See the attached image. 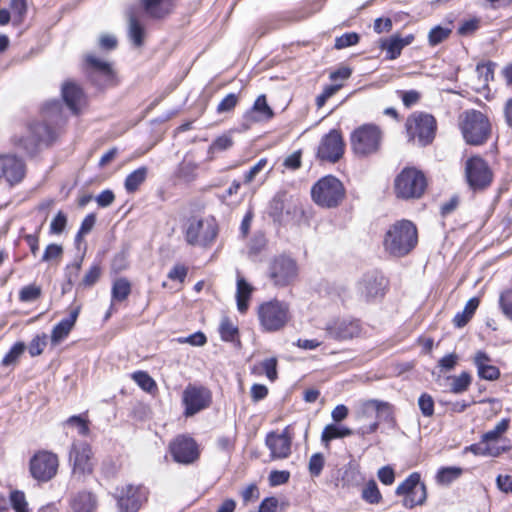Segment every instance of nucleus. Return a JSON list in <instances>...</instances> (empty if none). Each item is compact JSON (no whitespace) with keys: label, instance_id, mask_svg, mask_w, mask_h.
<instances>
[{"label":"nucleus","instance_id":"a211bd4d","mask_svg":"<svg viewBox=\"0 0 512 512\" xmlns=\"http://www.w3.org/2000/svg\"><path fill=\"white\" fill-rule=\"evenodd\" d=\"M344 148L345 144L340 132L333 129L321 139L317 156L321 160L334 163L342 157Z\"/></svg>","mask_w":512,"mask_h":512},{"label":"nucleus","instance_id":"9d476101","mask_svg":"<svg viewBox=\"0 0 512 512\" xmlns=\"http://www.w3.org/2000/svg\"><path fill=\"white\" fill-rule=\"evenodd\" d=\"M85 67L91 80L99 87L116 84V75L112 64L93 54L85 56Z\"/></svg>","mask_w":512,"mask_h":512},{"label":"nucleus","instance_id":"4d7b16f0","mask_svg":"<svg viewBox=\"0 0 512 512\" xmlns=\"http://www.w3.org/2000/svg\"><path fill=\"white\" fill-rule=\"evenodd\" d=\"M233 145V139L230 135L224 134L216 138L209 147L210 152L224 151L231 148Z\"/></svg>","mask_w":512,"mask_h":512},{"label":"nucleus","instance_id":"774afa93","mask_svg":"<svg viewBox=\"0 0 512 512\" xmlns=\"http://www.w3.org/2000/svg\"><path fill=\"white\" fill-rule=\"evenodd\" d=\"M278 505L279 502L277 498L267 497L260 503L258 512H277Z\"/></svg>","mask_w":512,"mask_h":512},{"label":"nucleus","instance_id":"1a4fd4ad","mask_svg":"<svg viewBox=\"0 0 512 512\" xmlns=\"http://www.w3.org/2000/svg\"><path fill=\"white\" fill-rule=\"evenodd\" d=\"M58 456L50 451L36 452L29 462L31 476L39 482H47L57 474Z\"/></svg>","mask_w":512,"mask_h":512},{"label":"nucleus","instance_id":"c9c22d12","mask_svg":"<svg viewBox=\"0 0 512 512\" xmlns=\"http://www.w3.org/2000/svg\"><path fill=\"white\" fill-rule=\"evenodd\" d=\"M95 506V499L91 493L82 492L76 495L71 501L72 512H92Z\"/></svg>","mask_w":512,"mask_h":512},{"label":"nucleus","instance_id":"c756f323","mask_svg":"<svg viewBox=\"0 0 512 512\" xmlns=\"http://www.w3.org/2000/svg\"><path fill=\"white\" fill-rule=\"evenodd\" d=\"M146 14L152 18H162L174 7V0H141Z\"/></svg>","mask_w":512,"mask_h":512},{"label":"nucleus","instance_id":"a18cd8bd","mask_svg":"<svg viewBox=\"0 0 512 512\" xmlns=\"http://www.w3.org/2000/svg\"><path fill=\"white\" fill-rule=\"evenodd\" d=\"M9 498L15 512H31L28 508L24 492L13 490L11 491Z\"/></svg>","mask_w":512,"mask_h":512},{"label":"nucleus","instance_id":"603ef678","mask_svg":"<svg viewBox=\"0 0 512 512\" xmlns=\"http://www.w3.org/2000/svg\"><path fill=\"white\" fill-rule=\"evenodd\" d=\"M41 296V288L37 285H27L19 291V300L21 302H32Z\"/></svg>","mask_w":512,"mask_h":512},{"label":"nucleus","instance_id":"f257e3e1","mask_svg":"<svg viewBox=\"0 0 512 512\" xmlns=\"http://www.w3.org/2000/svg\"><path fill=\"white\" fill-rule=\"evenodd\" d=\"M416 226L409 220H399L388 227L383 236L384 251L391 257H404L417 245Z\"/></svg>","mask_w":512,"mask_h":512},{"label":"nucleus","instance_id":"69168bd1","mask_svg":"<svg viewBox=\"0 0 512 512\" xmlns=\"http://www.w3.org/2000/svg\"><path fill=\"white\" fill-rule=\"evenodd\" d=\"M100 275V267L98 265H93L85 274L81 284L85 287H90L98 281Z\"/></svg>","mask_w":512,"mask_h":512},{"label":"nucleus","instance_id":"6e6d98bb","mask_svg":"<svg viewBox=\"0 0 512 512\" xmlns=\"http://www.w3.org/2000/svg\"><path fill=\"white\" fill-rule=\"evenodd\" d=\"M418 405L421 410V413L425 417H430L434 413V400L433 398L427 394L423 393L418 399Z\"/></svg>","mask_w":512,"mask_h":512},{"label":"nucleus","instance_id":"2f4dec72","mask_svg":"<svg viewBox=\"0 0 512 512\" xmlns=\"http://www.w3.org/2000/svg\"><path fill=\"white\" fill-rule=\"evenodd\" d=\"M352 434L353 431L350 428L337 424H328L322 431L321 441L327 447L332 440L344 438Z\"/></svg>","mask_w":512,"mask_h":512},{"label":"nucleus","instance_id":"f3484780","mask_svg":"<svg viewBox=\"0 0 512 512\" xmlns=\"http://www.w3.org/2000/svg\"><path fill=\"white\" fill-rule=\"evenodd\" d=\"M211 403V393L204 387L188 385L183 392L186 416H192L207 408Z\"/></svg>","mask_w":512,"mask_h":512},{"label":"nucleus","instance_id":"bb28decb","mask_svg":"<svg viewBox=\"0 0 512 512\" xmlns=\"http://www.w3.org/2000/svg\"><path fill=\"white\" fill-rule=\"evenodd\" d=\"M473 363L477 368L479 378L488 381H495L500 377L499 368L493 365L492 359L487 353L477 351L473 357Z\"/></svg>","mask_w":512,"mask_h":512},{"label":"nucleus","instance_id":"423d86ee","mask_svg":"<svg viewBox=\"0 0 512 512\" xmlns=\"http://www.w3.org/2000/svg\"><path fill=\"white\" fill-rule=\"evenodd\" d=\"M383 133L374 124H364L351 134V147L353 152L360 157H366L379 151Z\"/></svg>","mask_w":512,"mask_h":512},{"label":"nucleus","instance_id":"6e6552de","mask_svg":"<svg viewBox=\"0 0 512 512\" xmlns=\"http://www.w3.org/2000/svg\"><path fill=\"white\" fill-rule=\"evenodd\" d=\"M311 195L313 201L319 206L332 208L338 206L344 199L345 189L339 179L329 175L313 185Z\"/></svg>","mask_w":512,"mask_h":512},{"label":"nucleus","instance_id":"5701e85b","mask_svg":"<svg viewBox=\"0 0 512 512\" xmlns=\"http://www.w3.org/2000/svg\"><path fill=\"white\" fill-rule=\"evenodd\" d=\"M274 117L272 108L268 105L266 96L259 95L252 107L243 115L244 125L249 128L255 123L266 122Z\"/></svg>","mask_w":512,"mask_h":512},{"label":"nucleus","instance_id":"72a5a7b5","mask_svg":"<svg viewBox=\"0 0 512 512\" xmlns=\"http://www.w3.org/2000/svg\"><path fill=\"white\" fill-rule=\"evenodd\" d=\"M128 35L130 40L136 47H140L143 45L145 36L144 26L132 13L129 15Z\"/></svg>","mask_w":512,"mask_h":512},{"label":"nucleus","instance_id":"2eb2a0df","mask_svg":"<svg viewBox=\"0 0 512 512\" xmlns=\"http://www.w3.org/2000/svg\"><path fill=\"white\" fill-rule=\"evenodd\" d=\"M117 504L120 512H138L147 500L148 491L142 486L125 485L116 492Z\"/></svg>","mask_w":512,"mask_h":512},{"label":"nucleus","instance_id":"13d9d810","mask_svg":"<svg viewBox=\"0 0 512 512\" xmlns=\"http://www.w3.org/2000/svg\"><path fill=\"white\" fill-rule=\"evenodd\" d=\"M260 367L270 381L277 379V359L275 357L267 358L260 363Z\"/></svg>","mask_w":512,"mask_h":512},{"label":"nucleus","instance_id":"473e14b6","mask_svg":"<svg viewBox=\"0 0 512 512\" xmlns=\"http://www.w3.org/2000/svg\"><path fill=\"white\" fill-rule=\"evenodd\" d=\"M199 165L191 160L184 159L177 167L175 176L179 180L190 183L197 178Z\"/></svg>","mask_w":512,"mask_h":512},{"label":"nucleus","instance_id":"7c9ffc66","mask_svg":"<svg viewBox=\"0 0 512 512\" xmlns=\"http://www.w3.org/2000/svg\"><path fill=\"white\" fill-rule=\"evenodd\" d=\"M254 288L243 277L237 278L236 301L240 313H245Z\"/></svg>","mask_w":512,"mask_h":512},{"label":"nucleus","instance_id":"c85d7f7f","mask_svg":"<svg viewBox=\"0 0 512 512\" xmlns=\"http://www.w3.org/2000/svg\"><path fill=\"white\" fill-rule=\"evenodd\" d=\"M80 308L76 307L71 310L68 317L62 319L52 330L51 343L52 345H58L63 341L70 333L75 325L78 318Z\"/></svg>","mask_w":512,"mask_h":512},{"label":"nucleus","instance_id":"a878e982","mask_svg":"<svg viewBox=\"0 0 512 512\" xmlns=\"http://www.w3.org/2000/svg\"><path fill=\"white\" fill-rule=\"evenodd\" d=\"M511 449L510 443L500 441H485L481 437L478 443L472 444L466 448L476 456L498 457Z\"/></svg>","mask_w":512,"mask_h":512},{"label":"nucleus","instance_id":"412c9836","mask_svg":"<svg viewBox=\"0 0 512 512\" xmlns=\"http://www.w3.org/2000/svg\"><path fill=\"white\" fill-rule=\"evenodd\" d=\"M266 446L270 450L272 459H285L291 454L292 435L290 428L286 427L282 432H270L265 439Z\"/></svg>","mask_w":512,"mask_h":512},{"label":"nucleus","instance_id":"4468645a","mask_svg":"<svg viewBox=\"0 0 512 512\" xmlns=\"http://www.w3.org/2000/svg\"><path fill=\"white\" fill-rule=\"evenodd\" d=\"M69 460L73 467V475L84 477L93 471V453L89 444L81 441L72 444Z\"/></svg>","mask_w":512,"mask_h":512},{"label":"nucleus","instance_id":"b1692460","mask_svg":"<svg viewBox=\"0 0 512 512\" xmlns=\"http://www.w3.org/2000/svg\"><path fill=\"white\" fill-rule=\"evenodd\" d=\"M31 136L21 139L20 146L27 152H32L40 143H50L54 140L52 129L45 123H36L30 127Z\"/></svg>","mask_w":512,"mask_h":512},{"label":"nucleus","instance_id":"49530a36","mask_svg":"<svg viewBox=\"0 0 512 512\" xmlns=\"http://www.w3.org/2000/svg\"><path fill=\"white\" fill-rule=\"evenodd\" d=\"M451 34V29L448 27L435 26L428 34V41L431 46H436L443 42Z\"/></svg>","mask_w":512,"mask_h":512},{"label":"nucleus","instance_id":"864d4df0","mask_svg":"<svg viewBox=\"0 0 512 512\" xmlns=\"http://www.w3.org/2000/svg\"><path fill=\"white\" fill-rule=\"evenodd\" d=\"M362 497L364 500L371 504L379 503L381 500L380 491L375 483V481H370L362 491Z\"/></svg>","mask_w":512,"mask_h":512},{"label":"nucleus","instance_id":"6ab92c4d","mask_svg":"<svg viewBox=\"0 0 512 512\" xmlns=\"http://www.w3.org/2000/svg\"><path fill=\"white\" fill-rule=\"evenodd\" d=\"M325 330L330 338L348 340L360 335L361 325L355 319L336 318L326 324Z\"/></svg>","mask_w":512,"mask_h":512},{"label":"nucleus","instance_id":"39448f33","mask_svg":"<svg viewBox=\"0 0 512 512\" xmlns=\"http://www.w3.org/2000/svg\"><path fill=\"white\" fill-rule=\"evenodd\" d=\"M257 314L261 327L267 332L283 329L290 320L289 305L276 299L262 303Z\"/></svg>","mask_w":512,"mask_h":512},{"label":"nucleus","instance_id":"680f3d73","mask_svg":"<svg viewBox=\"0 0 512 512\" xmlns=\"http://www.w3.org/2000/svg\"><path fill=\"white\" fill-rule=\"evenodd\" d=\"M10 8L17 22H22L26 12V0H11Z\"/></svg>","mask_w":512,"mask_h":512},{"label":"nucleus","instance_id":"052dcab7","mask_svg":"<svg viewBox=\"0 0 512 512\" xmlns=\"http://www.w3.org/2000/svg\"><path fill=\"white\" fill-rule=\"evenodd\" d=\"M359 42V35L357 33H346L335 40L336 49H344L349 46L355 45Z\"/></svg>","mask_w":512,"mask_h":512},{"label":"nucleus","instance_id":"f8f14e48","mask_svg":"<svg viewBox=\"0 0 512 512\" xmlns=\"http://www.w3.org/2000/svg\"><path fill=\"white\" fill-rule=\"evenodd\" d=\"M297 276V264L292 258L279 256L271 263L269 277L275 286H288L296 280Z\"/></svg>","mask_w":512,"mask_h":512},{"label":"nucleus","instance_id":"a19ab883","mask_svg":"<svg viewBox=\"0 0 512 512\" xmlns=\"http://www.w3.org/2000/svg\"><path fill=\"white\" fill-rule=\"evenodd\" d=\"M421 482L420 474L414 472L410 474L395 490L396 495L403 496V498L410 494L414 489L420 486Z\"/></svg>","mask_w":512,"mask_h":512},{"label":"nucleus","instance_id":"f03ea898","mask_svg":"<svg viewBox=\"0 0 512 512\" xmlns=\"http://www.w3.org/2000/svg\"><path fill=\"white\" fill-rule=\"evenodd\" d=\"M459 126L466 143L482 145L491 133V124L486 115L477 110H467L460 115Z\"/></svg>","mask_w":512,"mask_h":512},{"label":"nucleus","instance_id":"3c124183","mask_svg":"<svg viewBox=\"0 0 512 512\" xmlns=\"http://www.w3.org/2000/svg\"><path fill=\"white\" fill-rule=\"evenodd\" d=\"M324 464H325V458H324L323 454L314 453L310 457L309 463H308V470H309L310 475L312 477H318L324 468Z\"/></svg>","mask_w":512,"mask_h":512},{"label":"nucleus","instance_id":"0e129e2a","mask_svg":"<svg viewBox=\"0 0 512 512\" xmlns=\"http://www.w3.org/2000/svg\"><path fill=\"white\" fill-rule=\"evenodd\" d=\"M66 224H67L66 215L62 211H59L50 224L51 233H54V234L62 233L66 227Z\"/></svg>","mask_w":512,"mask_h":512},{"label":"nucleus","instance_id":"5fc2aeb1","mask_svg":"<svg viewBox=\"0 0 512 512\" xmlns=\"http://www.w3.org/2000/svg\"><path fill=\"white\" fill-rule=\"evenodd\" d=\"M65 423L68 426L75 428L79 435L87 436L89 434L88 420L82 416H71Z\"/></svg>","mask_w":512,"mask_h":512},{"label":"nucleus","instance_id":"cd10ccee","mask_svg":"<svg viewBox=\"0 0 512 512\" xmlns=\"http://www.w3.org/2000/svg\"><path fill=\"white\" fill-rule=\"evenodd\" d=\"M414 39L415 37L413 34H408L404 37L396 34L381 40L380 47L381 49L386 50L387 59L394 60L401 55L402 49L410 45Z\"/></svg>","mask_w":512,"mask_h":512},{"label":"nucleus","instance_id":"393cba45","mask_svg":"<svg viewBox=\"0 0 512 512\" xmlns=\"http://www.w3.org/2000/svg\"><path fill=\"white\" fill-rule=\"evenodd\" d=\"M62 96L74 114H79L86 106V98L82 89L74 82L67 81L62 86Z\"/></svg>","mask_w":512,"mask_h":512},{"label":"nucleus","instance_id":"bf43d9fd","mask_svg":"<svg viewBox=\"0 0 512 512\" xmlns=\"http://www.w3.org/2000/svg\"><path fill=\"white\" fill-rule=\"evenodd\" d=\"M239 97L234 93L228 94L217 106L218 113H226L232 111L238 104Z\"/></svg>","mask_w":512,"mask_h":512},{"label":"nucleus","instance_id":"4c0bfd02","mask_svg":"<svg viewBox=\"0 0 512 512\" xmlns=\"http://www.w3.org/2000/svg\"><path fill=\"white\" fill-rule=\"evenodd\" d=\"M131 293V284L126 278H118L113 282L111 297L113 302H122L128 298Z\"/></svg>","mask_w":512,"mask_h":512},{"label":"nucleus","instance_id":"de8ad7c7","mask_svg":"<svg viewBox=\"0 0 512 512\" xmlns=\"http://www.w3.org/2000/svg\"><path fill=\"white\" fill-rule=\"evenodd\" d=\"M132 379L146 392L156 388V383L147 372L137 371L132 374Z\"/></svg>","mask_w":512,"mask_h":512},{"label":"nucleus","instance_id":"58836bf2","mask_svg":"<svg viewBox=\"0 0 512 512\" xmlns=\"http://www.w3.org/2000/svg\"><path fill=\"white\" fill-rule=\"evenodd\" d=\"M463 474V469L460 467H442L436 474V482L440 485H450Z\"/></svg>","mask_w":512,"mask_h":512},{"label":"nucleus","instance_id":"37998d69","mask_svg":"<svg viewBox=\"0 0 512 512\" xmlns=\"http://www.w3.org/2000/svg\"><path fill=\"white\" fill-rule=\"evenodd\" d=\"M26 349L24 342H16L2 359L5 367L15 366Z\"/></svg>","mask_w":512,"mask_h":512},{"label":"nucleus","instance_id":"f704fd0d","mask_svg":"<svg viewBox=\"0 0 512 512\" xmlns=\"http://www.w3.org/2000/svg\"><path fill=\"white\" fill-rule=\"evenodd\" d=\"M427 499V489L426 485L422 483L416 489H414L410 494L406 495L402 500V505L406 509H412L416 506H422Z\"/></svg>","mask_w":512,"mask_h":512},{"label":"nucleus","instance_id":"7ed1b4c3","mask_svg":"<svg viewBox=\"0 0 512 512\" xmlns=\"http://www.w3.org/2000/svg\"><path fill=\"white\" fill-rule=\"evenodd\" d=\"M394 409L393 406L386 401L377 399H369L360 402L357 410V419L366 420L375 417V420L368 425L361 426L357 433L364 436L377 431L381 421H392Z\"/></svg>","mask_w":512,"mask_h":512},{"label":"nucleus","instance_id":"20e7f679","mask_svg":"<svg viewBox=\"0 0 512 512\" xmlns=\"http://www.w3.org/2000/svg\"><path fill=\"white\" fill-rule=\"evenodd\" d=\"M426 187V177L415 168L403 169L394 181L396 196L404 200L419 199L424 194Z\"/></svg>","mask_w":512,"mask_h":512},{"label":"nucleus","instance_id":"4be33fe9","mask_svg":"<svg viewBox=\"0 0 512 512\" xmlns=\"http://www.w3.org/2000/svg\"><path fill=\"white\" fill-rule=\"evenodd\" d=\"M387 281L382 275H365L358 283V293L365 301H371L384 295Z\"/></svg>","mask_w":512,"mask_h":512},{"label":"nucleus","instance_id":"338daca9","mask_svg":"<svg viewBox=\"0 0 512 512\" xmlns=\"http://www.w3.org/2000/svg\"><path fill=\"white\" fill-rule=\"evenodd\" d=\"M62 254H63L62 246H60L58 244H49L44 251V254L42 256V261L48 262V261H51L54 259H58L62 256Z\"/></svg>","mask_w":512,"mask_h":512},{"label":"nucleus","instance_id":"8fccbe9b","mask_svg":"<svg viewBox=\"0 0 512 512\" xmlns=\"http://www.w3.org/2000/svg\"><path fill=\"white\" fill-rule=\"evenodd\" d=\"M47 345V335L45 333L36 335L28 345V352L32 357L39 356Z\"/></svg>","mask_w":512,"mask_h":512},{"label":"nucleus","instance_id":"ddd939ff","mask_svg":"<svg viewBox=\"0 0 512 512\" xmlns=\"http://www.w3.org/2000/svg\"><path fill=\"white\" fill-rule=\"evenodd\" d=\"M465 174L469 186L473 190H482L490 185L492 172L487 163L480 157L474 156L466 161Z\"/></svg>","mask_w":512,"mask_h":512},{"label":"nucleus","instance_id":"aec40b11","mask_svg":"<svg viewBox=\"0 0 512 512\" xmlns=\"http://www.w3.org/2000/svg\"><path fill=\"white\" fill-rule=\"evenodd\" d=\"M173 459L181 464L193 463L199 457L196 442L186 436H178L169 445Z\"/></svg>","mask_w":512,"mask_h":512},{"label":"nucleus","instance_id":"e2e57ef3","mask_svg":"<svg viewBox=\"0 0 512 512\" xmlns=\"http://www.w3.org/2000/svg\"><path fill=\"white\" fill-rule=\"evenodd\" d=\"M96 217L94 214L87 215L84 220L81 223L80 229L76 235V241L80 242L82 240V237L86 234H88L93 226L95 225Z\"/></svg>","mask_w":512,"mask_h":512},{"label":"nucleus","instance_id":"ea45409f","mask_svg":"<svg viewBox=\"0 0 512 512\" xmlns=\"http://www.w3.org/2000/svg\"><path fill=\"white\" fill-rule=\"evenodd\" d=\"M509 423V419H502L492 430L484 433L482 438H484L485 441H500L510 443L509 439L504 437V434L509 428Z\"/></svg>","mask_w":512,"mask_h":512},{"label":"nucleus","instance_id":"dca6fc26","mask_svg":"<svg viewBox=\"0 0 512 512\" xmlns=\"http://www.w3.org/2000/svg\"><path fill=\"white\" fill-rule=\"evenodd\" d=\"M26 174V165L23 159L14 154L0 155V179H4L10 186L20 183Z\"/></svg>","mask_w":512,"mask_h":512},{"label":"nucleus","instance_id":"9b49d317","mask_svg":"<svg viewBox=\"0 0 512 512\" xmlns=\"http://www.w3.org/2000/svg\"><path fill=\"white\" fill-rule=\"evenodd\" d=\"M217 235L214 219H193L186 230V241L191 245L208 246Z\"/></svg>","mask_w":512,"mask_h":512},{"label":"nucleus","instance_id":"79ce46f5","mask_svg":"<svg viewBox=\"0 0 512 512\" xmlns=\"http://www.w3.org/2000/svg\"><path fill=\"white\" fill-rule=\"evenodd\" d=\"M219 333L223 341L232 342L237 338L239 331L228 317H223L219 325Z\"/></svg>","mask_w":512,"mask_h":512},{"label":"nucleus","instance_id":"e433bc0d","mask_svg":"<svg viewBox=\"0 0 512 512\" xmlns=\"http://www.w3.org/2000/svg\"><path fill=\"white\" fill-rule=\"evenodd\" d=\"M148 168L142 166L131 172L125 179L124 187L128 193H134L147 178Z\"/></svg>","mask_w":512,"mask_h":512},{"label":"nucleus","instance_id":"09e8293b","mask_svg":"<svg viewBox=\"0 0 512 512\" xmlns=\"http://www.w3.org/2000/svg\"><path fill=\"white\" fill-rule=\"evenodd\" d=\"M499 306L504 316L512 321V288L506 289L500 294Z\"/></svg>","mask_w":512,"mask_h":512},{"label":"nucleus","instance_id":"0eeeda50","mask_svg":"<svg viewBox=\"0 0 512 512\" xmlns=\"http://www.w3.org/2000/svg\"><path fill=\"white\" fill-rule=\"evenodd\" d=\"M405 128L409 142L426 146L435 137L436 121L429 114L415 112L407 118Z\"/></svg>","mask_w":512,"mask_h":512},{"label":"nucleus","instance_id":"c03bdc74","mask_svg":"<svg viewBox=\"0 0 512 512\" xmlns=\"http://www.w3.org/2000/svg\"><path fill=\"white\" fill-rule=\"evenodd\" d=\"M451 380L450 391L454 394H459L468 389L471 384L472 378L468 372H462L458 376L449 377Z\"/></svg>","mask_w":512,"mask_h":512}]
</instances>
